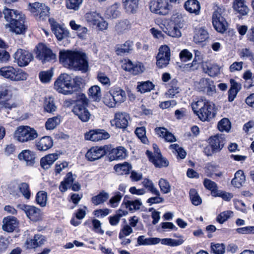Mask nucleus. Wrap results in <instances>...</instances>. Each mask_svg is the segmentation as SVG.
I'll return each mask as SVG.
<instances>
[{
  "mask_svg": "<svg viewBox=\"0 0 254 254\" xmlns=\"http://www.w3.org/2000/svg\"><path fill=\"white\" fill-rule=\"evenodd\" d=\"M60 61L67 68L86 72L88 70V63L86 55L78 52L61 51Z\"/></svg>",
  "mask_w": 254,
  "mask_h": 254,
  "instance_id": "obj_1",
  "label": "nucleus"
},
{
  "mask_svg": "<svg viewBox=\"0 0 254 254\" xmlns=\"http://www.w3.org/2000/svg\"><path fill=\"white\" fill-rule=\"evenodd\" d=\"M83 79L79 76L72 77L67 73H62L54 83V88L59 93L65 95L71 94L77 90L82 84Z\"/></svg>",
  "mask_w": 254,
  "mask_h": 254,
  "instance_id": "obj_2",
  "label": "nucleus"
},
{
  "mask_svg": "<svg viewBox=\"0 0 254 254\" xmlns=\"http://www.w3.org/2000/svg\"><path fill=\"white\" fill-rule=\"evenodd\" d=\"M3 13L5 20L9 24L5 25L10 31L17 34H23L26 29L24 25L25 17L17 10L5 8Z\"/></svg>",
  "mask_w": 254,
  "mask_h": 254,
  "instance_id": "obj_3",
  "label": "nucleus"
},
{
  "mask_svg": "<svg viewBox=\"0 0 254 254\" xmlns=\"http://www.w3.org/2000/svg\"><path fill=\"white\" fill-rule=\"evenodd\" d=\"M191 106L193 112L203 122H209L216 116L217 112L215 106L208 100H199L192 102Z\"/></svg>",
  "mask_w": 254,
  "mask_h": 254,
  "instance_id": "obj_4",
  "label": "nucleus"
},
{
  "mask_svg": "<svg viewBox=\"0 0 254 254\" xmlns=\"http://www.w3.org/2000/svg\"><path fill=\"white\" fill-rule=\"evenodd\" d=\"M184 241L182 236H180L177 239L171 238L160 239L158 238H146L144 236H140L137 238L136 246L153 245L161 243L162 245L170 247H177L183 244Z\"/></svg>",
  "mask_w": 254,
  "mask_h": 254,
  "instance_id": "obj_5",
  "label": "nucleus"
},
{
  "mask_svg": "<svg viewBox=\"0 0 254 254\" xmlns=\"http://www.w3.org/2000/svg\"><path fill=\"white\" fill-rule=\"evenodd\" d=\"M38 136V133L34 128L28 126L18 127L13 134L14 138L21 143L34 140Z\"/></svg>",
  "mask_w": 254,
  "mask_h": 254,
  "instance_id": "obj_6",
  "label": "nucleus"
},
{
  "mask_svg": "<svg viewBox=\"0 0 254 254\" xmlns=\"http://www.w3.org/2000/svg\"><path fill=\"white\" fill-rule=\"evenodd\" d=\"M212 24L215 29L218 32L223 33L227 29V23L224 18L225 8L223 6L215 5L213 7Z\"/></svg>",
  "mask_w": 254,
  "mask_h": 254,
  "instance_id": "obj_7",
  "label": "nucleus"
},
{
  "mask_svg": "<svg viewBox=\"0 0 254 254\" xmlns=\"http://www.w3.org/2000/svg\"><path fill=\"white\" fill-rule=\"evenodd\" d=\"M88 104V99L85 95H81L72 110L73 114L83 122H87L90 119L91 114L87 109Z\"/></svg>",
  "mask_w": 254,
  "mask_h": 254,
  "instance_id": "obj_8",
  "label": "nucleus"
},
{
  "mask_svg": "<svg viewBox=\"0 0 254 254\" xmlns=\"http://www.w3.org/2000/svg\"><path fill=\"white\" fill-rule=\"evenodd\" d=\"M175 0H152L149 3L150 11L160 15H166L172 9L171 3Z\"/></svg>",
  "mask_w": 254,
  "mask_h": 254,
  "instance_id": "obj_9",
  "label": "nucleus"
},
{
  "mask_svg": "<svg viewBox=\"0 0 254 254\" xmlns=\"http://www.w3.org/2000/svg\"><path fill=\"white\" fill-rule=\"evenodd\" d=\"M0 75L12 81L25 80L28 77V74L22 69L11 66L1 67Z\"/></svg>",
  "mask_w": 254,
  "mask_h": 254,
  "instance_id": "obj_10",
  "label": "nucleus"
},
{
  "mask_svg": "<svg viewBox=\"0 0 254 254\" xmlns=\"http://www.w3.org/2000/svg\"><path fill=\"white\" fill-rule=\"evenodd\" d=\"M30 10L36 18L40 20H44L49 17L50 8L45 4L35 2L29 4Z\"/></svg>",
  "mask_w": 254,
  "mask_h": 254,
  "instance_id": "obj_11",
  "label": "nucleus"
},
{
  "mask_svg": "<svg viewBox=\"0 0 254 254\" xmlns=\"http://www.w3.org/2000/svg\"><path fill=\"white\" fill-rule=\"evenodd\" d=\"M153 148L154 149V154L149 150H147L146 152V154L149 161L152 162L156 167L161 168L168 166L169 165L168 161L162 157L157 145L154 144Z\"/></svg>",
  "mask_w": 254,
  "mask_h": 254,
  "instance_id": "obj_12",
  "label": "nucleus"
},
{
  "mask_svg": "<svg viewBox=\"0 0 254 254\" xmlns=\"http://www.w3.org/2000/svg\"><path fill=\"white\" fill-rule=\"evenodd\" d=\"M17 208L23 211L27 217L32 221H38L42 218L41 210L34 206L19 204Z\"/></svg>",
  "mask_w": 254,
  "mask_h": 254,
  "instance_id": "obj_13",
  "label": "nucleus"
},
{
  "mask_svg": "<svg viewBox=\"0 0 254 254\" xmlns=\"http://www.w3.org/2000/svg\"><path fill=\"white\" fill-rule=\"evenodd\" d=\"M36 57L43 63L55 60L56 56L53 52L43 44H39L37 46Z\"/></svg>",
  "mask_w": 254,
  "mask_h": 254,
  "instance_id": "obj_14",
  "label": "nucleus"
},
{
  "mask_svg": "<svg viewBox=\"0 0 254 254\" xmlns=\"http://www.w3.org/2000/svg\"><path fill=\"white\" fill-rule=\"evenodd\" d=\"M12 94L8 87H4L0 90V106L1 109H11L16 107L11 100Z\"/></svg>",
  "mask_w": 254,
  "mask_h": 254,
  "instance_id": "obj_15",
  "label": "nucleus"
},
{
  "mask_svg": "<svg viewBox=\"0 0 254 254\" xmlns=\"http://www.w3.org/2000/svg\"><path fill=\"white\" fill-rule=\"evenodd\" d=\"M107 148V146L92 147L87 151L85 157L91 162L99 160L105 155Z\"/></svg>",
  "mask_w": 254,
  "mask_h": 254,
  "instance_id": "obj_16",
  "label": "nucleus"
},
{
  "mask_svg": "<svg viewBox=\"0 0 254 254\" xmlns=\"http://www.w3.org/2000/svg\"><path fill=\"white\" fill-rule=\"evenodd\" d=\"M14 61L21 67L27 65L33 59L32 55L22 49H18L14 55Z\"/></svg>",
  "mask_w": 254,
  "mask_h": 254,
  "instance_id": "obj_17",
  "label": "nucleus"
},
{
  "mask_svg": "<svg viewBox=\"0 0 254 254\" xmlns=\"http://www.w3.org/2000/svg\"><path fill=\"white\" fill-rule=\"evenodd\" d=\"M195 85L198 90L206 92L208 95H212L215 93V86L214 82L208 78H201Z\"/></svg>",
  "mask_w": 254,
  "mask_h": 254,
  "instance_id": "obj_18",
  "label": "nucleus"
},
{
  "mask_svg": "<svg viewBox=\"0 0 254 254\" xmlns=\"http://www.w3.org/2000/svg\"><path fill=\"white\" fill-rule=\"evenodd\" d=\"M124 70L133 75H137L143 72L145 69L142 64L137 62L133 63L130 60H125L122 65Z\"/></svg>",
  "mask_w": 254,
  "mask_h": 254,
  "instance_id": "obj_19",
  "label": "nucleus"
},
{
  "mask_svg": "<svg viewBox=\"0 0 254 254\" xmlns=\"http://www.w3.org/2000/svg\"><path fill=\"white\" fill-rule=\"evenodd\" d=\"M110 137L109 133L104 129L92 130L85 133L86 140L92 141H98L103 139H107Z\"/></svg>",
  "mask_w": 254,
  "mask_h": 254,
  "instance_id": "obj_20",
  "label": "nucleus"
},
{
  "mask_svg": "<svg viewBox=\"0 0 254 254\" xmlns=\"http://www.w3.org/2000/svg\"><path fill=\"white\" fill-rule=\"evenodd\" d=\"M129 116L125 113H116L114 119L111 121L112 126L119 128H126L128 126Z\"/></svg>",
  "mask_w": 254,
  "mask_h": 254,
  "instance_id": "obj_21",
  "label": "nucleus"
},
{
  "mask_svg": "<svg viewBox=\"0 0 254 254\" xmlns=\"http://www.w3.org/2000/svg\"><path fill=\"white\" fill-rule=\"evenodd\" d=\"M209 144L212 148V151L218 152L223 147L225 143L224 137L222 134H217L209 138Z\"/></svg>",
  "mask_w": 254,
  "mask_h": 254,
  "instance_id": "obj_22",
  "label": "nucleus"
},
{
  "mask_svg": "<svg viewBox=\"0 0 254 254\" xmlns=\"http://www.w3.org/2000/svg\"><path fill=\"white\" fill-rule=\"evenodd\" d=\"M51 29L59 40H62L67 35V31L59 24L53 18L49 19Z\"/></svg>",
  "mask_w": 254,
  "mask_h": 254,
  "instance_id": "obj_23",
  "label": "nucleus"
},
{
  "mask_svg": "<svg viewBox=\"0 0 254 254\" xmlns=\"http://www.w3.org/2000/svg\"><path fill=\"white\" fill-rule=\"evenodd\" d=\"M35 153L34 151L29 149L22 150L18 155L20 161L25 162L27 166H33L35 162Z\"/></svg>",
  "mask_w": 254,
  "mask_h": 254,
  "instance_id": "obj_24",
  "label": "nucleus"
},
{
  "mask_svg": "<svg viewBox=\"0 0 254 254\" xmlns=\"http://www.w3.org/2000/svg\"><path fill=\"white\" fill-rule=\"evenodd\" d=\"M202 67L203 71L211 77H215L220 74V67L217 64L209 62L202 63Z\"/></svg>",
  "mask_w": 254,
  "mask_h": 254,
  "instance_id": "obj_25",
  "label": "nucleus"
},
{
  "mask_svg": "<svg viewBox=\"0 0 254 254\" xmlns=\"http://www.w3.org/2000/svg\"><path fill=\"white\" fill-rule=\"evenodd\" d=\"M127 156V150L123 146H119L112 149L108 154L110 161L122 160Z\"/></svg>",
  "mask_w": 254,
  "mask_h": 254,
  "instance_id": "obj_26",
  "label": "nucleus"
},
{
  "mask_svg": "<svg viewBox=\"0 0 254 254\" xmlns=\"http://www.w3.org/2000/svg\"><path fill=\"white\" fill-rule=\"evenodd\" d=\"M2 228L3 231L7 232H13L18 226V221L13 216H7L4 217L2 221Z\"/></svg>",
  "mask_w": 254,
  "mask_h": 254,
  "instance_id": "obj_27",
  "label": "nucleus"
},
{
  "mask_svg": "<svg viewBox=\"0 0 254 254\" xmlns=\"http://www.w3.org/2000/svg\"><path fill=\"white\" fill-rule=\"evenodd\" d=\"M53 145V140L52 137L45 136L36 142V148L40 151H47Z\"/></svg>",
  "mask_w": 254,
  "mask_h": 254,
  "instance_id": "obj_28",
  "label": "nucleus"
},
{
  "mask_svg": "<svg viewBox=\"0 0 254 254\" xmlns=\"http://www.w3.org/2000/svg\"><path fill=\"white\" fill-rule=\"evenodd\" d=\"M59 158V154L57 153L49 154L41 159L40 165L44 170L49 169L54 162Z\"/></svg>",
  "mask_w": 254,
  "mask_h": 254,
  "instance_id": "obj_29",
  "label": "nucleus"
},
{
  "mask_svg": "<svg viewBox=\"0 0 254 254\" xmlns=\"http://www.w3.org/2000/svg\"><path fill=\"white\" fill-rule=\"evenodd\" d=\"M184 7L190 13L198 15L200 13V5L197 0H188L185 2Z\"/></svg>",
  "mask_w": 254,
  "mask_h": 254,
  "instance_id": "obj_30",
  "label": "nucleus"
},
{
  "mask_svg": "<svg viewBox=\"0 0 254 254\" xmlns=\"http://www.w3.org/2000/svg\"><path fill=\"white\" fill-rule=\"evenodd\" d=\"M231 87L228 91V100L233 101L236 98L238 93L241 89V84L236 82L234 79L230 80Z\"/></svg>",
  "mask_w": 254,
  "mask_h": 254,
  "instance_id": "obj_31",
  "label": "nucleus"
},
{
  "mask_svg": "<svg viewBox=\"0 0 254 254\" xmlns=\"http://www.w3.org/2000/svg\"><path fill=\"white\" fill-rule=\"evenodd\" d=\"M233 8L238 13L245 15L248 14L249 9L244 0H235L233 2Z\"/></svg>",
  "mask_w": 254,
  "mask_h": 254,
  "instance_id": "obj_32",
  "label": "nucleus"
},
{
  "mask_svg": "<svg viewBox=\"0 0 254 254\" xmlns=\"http://www.w3.org/2000/svg\"><path fill=\"white\" fill-rule=\"evenodd\" d=\"M139 0H123V3L126 11L130 13H136L138 7Z\"/></svg>",
  "mask_w": 254,
  "mask_h": 254,
  "instance_id": "obj_33",
  "label": "nucleus"
},
{
  "mask_svg": "<svg viewBox=\"0 0 254 254\" xmlns=\"http://www.w3.org/2000/svg\"><path fill=\"white\" fill-rule=\"evenodd\" d=\"M208 38L207 31L203 28L196 30L193 36V41L196 43H200L205 41Z\"/></svg>",
  "mask_w": 254,
  "mask_h": 254,
  "instance_id": "obj_34",
  "label": "nucleus"
},
{
  "mask_svg": "<svg viewBox=\"0 0 254 254\" xmlns=\"http://www.w3.org/2000/svg\"><path fill=\"white\" fill-rule=\"evenodd\" d=\"M111 92L118 104L124 102L126 98V94L123 89L116 87L112 89Z\"/></svg>",
  "mask_w": 254,
  "mask_h": 254,
  "instance_id": "obj_35",
  "label": "nucleus"
},
{
  "mask_svg": "<svg viewBox=\"0 0 254 254\" xmlns=\"http://www.w3.org/2000/svg\"><path fill=\"white\" fill-rule=\"evenodd\" d=\"M245 176L243 171L239 170L235 174V177L232 179L231 183L235 187L240 188L245 183Z\"/></svg>",
  "mask_w": 254,
  "mask_h": 254,
  "instance_id": "obj_36",
  "label": "nucleus"
},
{
  "mask_svg": "<svg viewBox=\"0 0 254 254\" xmlns=\"http://www.w3.org/2000/svg\"><path fill=\"white\" fill-rule=\"evenodd\" d=\"M155 85L149 80L146 81L138 82L137 83V89L141 93L148 92L154 89Z\"/></svg>",
  "mask_w": 254,
  "mask_h": 254,
  "instance_id": "obj_37",
  "label": "nucleus"
},
{
  "mask_svg": "<svg viewBox=\"0 0 254 254\" xmlns=\"http://www.w3.org/2000/svg\"><path fill=\"white\" fill-rule=\"evenodd\" d=\"M131 169V166L126 162L117 164L114 167V169L120 175L128 174Z\"/></svg>",
  "mask_w": 254,
  "mask_h": 254,
  "instance_id": "obj_38",
  "label": "nucleus"
},
{
  "mask_svg": "<svg viewBox=\"0 0 254 254\" xmlns=\"http://www.w3.org/2000/svg\"><path fill=\"white\" fill-rule=\"evenodd\" d=\"M109 197V193L104 190H102L98 194L93 196L91 198V201L94 205H98L106 201Z\"/></svg>",
  "mask_w": 254,
  "mask_h": 254,
  "instance_id": "obj_39",
  "label": "nucleus"
},
{
  "mask_svg": "<svg viewBox=\"0 0 254 254\" xmlns=\"http://www.w3.org/2000/svg\"><path fill=\"white\" fill-rule=\"evenodd\" d=\"M119 5L115 3L107 8L105 16L107 18H117L120 15V12L118 10Z\"/></svg>",
  "mask_w": 254,
  "mask_h": 254,
  "instance_id": "obj_40",
  "label": "nucleus"
},
{
  "mask_svg": "<svg viewBox=\"0 0 254 254\" xmlns=\"http://www.w3.org/2000/svg\"><path fill=\"white\" fill-rule=\"evenodd\" d=\"M85 19L89 25L94 26L101 19V16L96 12H90L86 14Z\"/></svg>",
  "mask_w": 254,
  "mask_h": 254,
  "instance_id": "obj_41",
  "label": "nucleus"
},
{
  "mask_svg": "<svg viewBox=\"0 0 254 254\" xmlns=\"http://www.w3.org/2000/svg\"><path fill=\"white\" fill-rule=\"evenodd\" d=\"M132 42L127 41L124 44L118 45L116 48V52L118 55L129 53L132 50Z\"/></svg>",
  "mask_w": 254,
  "mask_h": 254,
  "instance_id": "obj_42",
  "label": "nucleus"
},
{
  "mask_svg": "<svg viewBox=\"0 0 254 254\" xmlns=\"http://www.w3.org/2000/svg\"><path fill=\"white\" fill-rule=\"evenodd\" d=\"M89 95L95 101H99L101 97V90L99 86L94 85L89 89Z\"/></svg>",
  "mask_w": 254,
  "mask_h": 254,
  "instance_id": "obj_43",
  "label": "nucleus"
},
{
  "mask_svg": "<svg viewBox=\"0 0 254 254\" xmlns=\"http://www.w3.org/2000/svg\"><path fill=\"white\" fill-rule=\"evenodd\" d=\"M143 186L154 195H159V191L155 187L153 183L150 180L144 179L142 182Z\"/></svg>",
  "mask_w": 254,
  "mask_h": 254,
  "instance_id": "obj_44",
  "label": "nucleus"
},
{
  "mask_svg": "<svg viewBox=\"0 0 254 254\" xmlns=\"http://www.w3.org/2000/svg\"><path fill=\"white\" fill-rule=\"evenodd\" d=\"M166 34L172 37L179 38L182 35L180 29L177 25L171 22L168 27Z\"/></svg>",
  "mask_w": 254,
  "mask_h": 254,
  "instance_id": "obj_45",
  "label": "nucleus"
},
{
  "mask_svg": "<svg viewBox=\"0 0 254 254\" xmlns=\"http://www.w3.org/2000/svg\"><path fill=\"white\" fill-rule=\"evenodd\" d=\"M123 196V193H122L121 192H115L114 195L110 199L108 204L112 208L117 207L119 205Z\"/></svg>",
  "mask_w": 254,
  "mask_h": 254,
  "instance_id": "obj_46",
  "label": "nucleus"
},
{
  "mask_svg": "<svg viewBox=\"0 0 254 254\" xmlns=\"http://www.w3.org/2000/svg\"><path fill=\"white\" fill-rule=\"evenodd\" d=\"M61 119L58 117L49 118L45 123V127L47 130H53L60 124Z\"/></svg>",
  "mask_w": 254,
  "mask_h": 254,
  "instance_id": "obj_47",
  "label": "nucleus"
},
{
  "mask_svg": "<svg viewBox=\"0 0 254 254\" xmlns=\"http://www.w3.org/2000/svg\"><path fill=\"white\" fill-rule=\"evenodd\" d=\"M36 201L41 207H44L46 205L47 201V193L44 191H39L37 192L36 196Z\"/></svg>",
  "mask_w": 254,
  "mask_h": 254,
  "instance_id": "obj_48",
  "label": "nucleus"
},
{
  "mask_svg": "<svg viewBox=\"0 0 254 254\" xmlns=\"http://www.w3.org/2000/svg\"><path fill=\"white\" fill-rule=\"evenodd\" d=\"M189 194L191 203L193 205L197 206L202 203V199L195 189H190V190Z\"/></svg>",
  "mask_w": 254,
  "mask_h": 254,
  "instance_id": "obj_49",
  "label": "nucleus"
},
{
  "mask_svg": "<svg viewBox=\"0 0 254 254\" xmlns=\"http://www.w3.org/2000/svg\"><path fill=\"white\" fill-rule=\"evenodd\" d=\"M103 102L106 106L110 108L115 107L116 105L118 104L111 91L104 95L103 97Z\"/></svg>",
  "mask_w": 254,
  "mask_h": 254,
  "instance_id": "obj_50",
  "label": "nucleus"
},
{
  "mask_svg": "<svg viewBox=\"0 0 254 254\" xmlns=\"http://www.w3.org/2000/svg\"><path fill=\"white\" fill-rule=\"evenodd\" d=\"M217 127L221 131L228 132L231 128V123L228 119L223 118L218 122Z\"/></svg>",
  "mask_w": 254,
  "mask_h": 254,
  "instance_id": "obj_51",
  "label": "nucleus"
},
{
  "mask_svg": "<svg viewBox=\"0 0 254 254\" xmlns=\"http://www.w3.org/2000/svg\"><path fill=\"white\" fill-rule=\"evenodd\" d=\"M57 107L55 105L54 99L49 97L45 100L44 109L48 113H52L56 110Z\"/></svg>",
  "mask_w": 254,
  "mask_h": 254,
  "instance_id": "obj_52",
  "label": "nucleus"
},
{
  "mask_svg": "<svg viewBox=\"0 0 254 254\" xmlns=\"http://www.w3.org/2000/svg\"><path fill=\"white\" fill-rule=\"evenodd\" d=\"M135 133L142 143L144 144L148 143V140L146 136V129L145 127H137L135 130Z\"/></svg>",
  "mask_w": 254,
  "mask_h": 254,
  "instance_id": "obj_53",
  "label": "nucleus"
},
{
  "mask_svg": "<svg viewBox=\"0 0 254 254\" xmlns=\"http://www.w3.org/2000/svg\"><path fill=\"white\" fill-rule=\"evenodd\" d=\"M18 188L23 196L27 199H29L31 192L29 185L26 183H22L18 185Z\"/></svg>",
  "mask_w": 254,
  "mask_h": 254,
  "instance_id": "obj_54",
  "label": "nucleus"
},
{
  "mask_svg": "<svg viewBox=\"0 0 254 254\" xmlns=\"http://www.w3.org/2000/svg\"><path fill=\"white\" fill-rule=\"evenodd\" d=\"M53 75L52 70L41 71L39 74V77L42 83L49 82Z\"/></svg>",
  "mask_w": 254,
  "mask_h": 254,
  "instance_id": "obj_55",
  "label": "nucleus"
},
{
  "mask_svg": "<svg viewBox=\"0 0 254 254\" xmlns=\"http://www.w3.org/2000/svg\"><path fill=\"white\" fill-rule=\"evenodd\" d=\"M203 184L207 189L211 190V194L214 196L218 190L216 184L209 179H205L204 180Z\"/></svg>",
  "mask_w": 254,
  "mask_h": 254,
  "instance_id": "obj_56",
  "label": "nucleus"
},
{
  "mask_svg": "<svg viewBox=\"0 0 254 254\" xmlns=\"http://www.w3.org/2000/svg\"><path fill=\"white\" fill-rule=\"evenodd\" d=\"M170 149L173 150V152L177 155V156L180 157L181 159H184L186 156V151L177 144H171L170 146Z\"/></svg>",
  "mask_w": 254,
  "mask_h": 254,
  "instance_id": "obj_57",
  "label": "nucleus"
},
{
  "mask_svg": "<svg viewBox=\"0 0 254 254\" xmlns=\"http://www.w3.org/2000/svg\"><path fill=\"white\" fill-rule=\"evenodd\" d=\"M158 183L160 190L162 193L166 194L171 191L170 183L166 180L161 178L159 180Z\"/></svg>",
  "mask_w": 254,
  "mask_h": 254,
  "instance_id": "obj_58",
  "label": "nucleus"
},
{
  "mask_svg": "<svg viewBox=\"0 0 254 254\" xmlns=\"http://www.w3.org/2000/svg\"><path fill=\"white\" fill-rule=\"evenodd\" d=\"M211 250L215 254H224L225 252V247L223 244L211 243Z\"/></svg>",
  "mask_w": 254,
  "mask_h": 254,
  "instance_id": "obj_59",
  "label": "nucleus"
},
{
  "mask_svg": "<svg viewBox=\"0 0 254 254\" xmlns=\"http://www.w3.org/2000/svg\"><path fill=\"white\" fill-rule=\"evenodd\" d=\"M142 203L139 200L127 201L125 203L126 207L130 211L139 209Z\"/></svg>",
  "mask_w": 254,
  "mask_h": 254,
  "instance_id": "obj_60",
  "label": "nucleus"
},
{
  "mask_svg": "<svg viewBox=\"0 0 254 254\" xmlns=\"http://www.w3.org/2000/svg\"><path fill=\"white\" fill-rule=\"evenodd\" d=\"M82 2V0H66V7L68 9L77 10Z\"/></svg>",
  "mask_w": 254,
  "mask_h": 254,
  "instance_id": "obj_61",
  "label": "nucleus"
},
{
  "mask_svg": "<svg viewBox=\"0 0 254 254\" xmlns=\"http://www.w3.org/2000/svg\"><path fill=\"white\" fill-rule=\"evenodd\" d=\"M156 64L159 68H163L166 67L169 63L170 60L166 58V59L163 58V56L161 54H158L157 57Z\"/></svg>",
  "mask_w": 254,
  "mask_h": 254,
  "instance_id": "obj_62",
  "label": "nucleus"
},
{
  "mask_svg": "<svg viewBox=\"0 0 254 254\" xmlns=\"http://www.w3.org/2000/svg\"><path fill=\"white\" fill-rule=\"evenodd\" d=\"M133 232L132 228L128 225H125L121 230L119 237L120 239H123L125 237L129 235Z\"/></svg>",
  "mask_w": 254,
  "mask_h": 254,
  "instance_id": "obj_63",
  "label": "nucleus"
},
{
  "mask_svg": "<svg viewBox=\"0 0 254 254\" xmlns=\"http://www.w3.org/2000/svg\"><path fill=\"white\" fill-rule=\"evenodd\" d=\"M233 214L231 211H226L221 213L217 217V220L220 223L222 224L228 220Z\"/></svg>",
  "mask_w": 254,
  "mask_h": 254,
  "instance_id": "obj_64",
  "label": "nucleus"
}]
</instances>
